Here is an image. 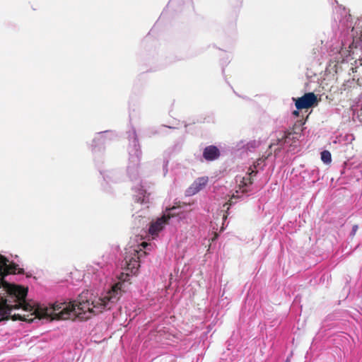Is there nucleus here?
<instances>
[{"mask_svg": "<svg viewBox=\"0 0 362 362\" xmlns=\"http://www.w3.org/2000/svg\"><path fill=\"white\" fill-rule=\"evenodd\" d=\"M358 225H354L352 227V230L351 232V235L354 236L358 230Z\"/></svg>", "mask_w": 362, "mask_h": 362, "instance_id": "11", "label": "nucleus"}, {"mask_svg": "<svg viewBox=\"0 0 362 362\" xmlns=\"http://www.w3.org/2000/svg\"><path fill=\"white\" fill-rule=\"evenodd\" d=\"M291 134V132H284L281 136L278 137L274 142H272L269 145V148H272V147L274 145H280L282 146L284 144L287 142V139L289 138L290 135Z\"/></svg>", "mask_w": 362, "mask_h": 362, "instance_id": "8", "label": "nucleus"}, {"mask_svg": "<svg viewBox=\"0 0 362 362\" xmlns=\"http://www.w3.org/2000/svg\"><path fill=\"white\" fill-rule=\"evenodd\" d=\"M122 284L117 283L112 286L104 296L96 298L88 291H83L74 303L56 302L50 308H35L30 305V309L25 311L33 312L39 319L50 317L52 320H87L92 315L111 310L122 295Z\"/></svg>", "mask_w": 362, "mask_h": 362, "instance_id": "1", "label": "nucleus"}, {"mask_svg": "<svg viewBox=\"0 0 362 362\" xmlns=\"http://www.w3.org/2000/svg\"><path fill=\"white\" fill-rule=\"evenodd\" d=\"M252 183H253V181L250 177H243V180L240 182V186L245 187V186L252 185Z\"/></svg>", "mask_w": 362, "mask_h": 362, "instance_id": "10", "label": "nucleus"}, {"mask_svg": "<svg viewBox=\"0 0 362 362\" xmlns=\"http://www.w3.org/2000/svg\"><path fill=\"white\" fill-rule=\"evenodd\" d=\"M321 160L326 164H329L332 161V156L329 151L325 150L321 152Z\"/></svg>", "mask_w": 362, "mask_h": 362, "instance_id": "9", "label": "nucleus"}, {"mask_svg": "<svg viewBox=\"0 0 362 362\" xmlns=\"http://www.w3.org/2000/svg\"><path fill=\"white\" fill-rule=\"evenodd\" d=\"M147 245H148V244H147L146 242H143V243H141V245H142L144 247H145Z\"/></svg>", "mask_w": 362, "mask_h": 362, "instance_id": "14", "label": "nucleus"}, {"mask_svg": "<svg viewBox=\"0 0 362 362\" xmlns=\"http://www.w3.org/2000/svg\"><path fill=\"white\" fill-rule=\"evenodd\" d=\"M170 217L171 216L170 214H164L156 221H152L148 229L149 234L152 236L158 235V233L163 229L166 224H168Z\"/></svg>", "mask_w": 362, "mask_h": 362, "instance_id": "5", "label": "nucleus"}, {"mask_svg": "<svg viewBox=\"0 0 362 362\" xmlns=\"http://www.w3.org/2000/svg\"><path fill=\"white\" fill-rule=\"evenodd\" d=\"M220 156L218 148L215 146H209L204 149L203 157L206 160H214L217 159Z\"/></svg>", "mask_w": 362, "mask_h": 362, "instance_id": "6", "label": "nucleus"}, {"mask_svg": "<svg viewBox=\"0 0 362 362\" xmlns=\"http://www.w3.org/2000/svg\"><path fill=\"white\" fill-rule=\"evenodd\" d=\"M4 320H7L6 319H3V318L0 317V321Z\"/></svg>", "mask_w": 362, "mask_h": 362, "instance_id": "15", "label": "nucleus"}, {"mask_svg": "<svg viewBox=\"0 0 362 362\" xmlns=\"http://www.w3.org/2000/svg\"><path fill=\"white\" fill-rule=\"evenodd\" d=\"M317 102V96L313 93H307L296 100L295 105L298 110H302L310 108Z\"/></svg>", "mask_w": 362, "mask_h": 362, "instance_id": "3", "label": "nucleus"}, {"mask_svg": "<svg viewBox=\"0 0 362 362\" xmlns=\"http://www.w3.org/2000/svg\"><path fill=\"white\" fill-rule=\"evenodd\" d=\"M208 182L207 177H199L196 180L193 184L192 185L190 189L192 190L193 193L198 192L202 188H204Z\"/></svg>", "mask_w": 362, "mask_h": 362, "instance_id": "7", "label": "nucleus"}, {"mask_svg": "<svg viewBox=\"0 0 362 362\" xmlns=\"http://www.w3.org/2000/svg\"><path fill=\"white\" fill-rule=\"evenodd\" d=\"M250 170H251V172L249 173V175L251 176V175H256V174L257 173V170H254V169H251V168H250L249 169Z\"/></svg>", "mask_w": 362, "mask_h": 362, "instance_id": "12", "label": "nucleus"}, {"mask_svg": "<svg viewBox=\"0 0 362 362\" xmlns=\"http://www.w3.org/2000/svg\"><path fill=\"white\" fill-rule=\"evenodd\" d=\"M12 310V307L11 305L7 303V301H0V317L3 319L9 320L11 318L13 320H23L33 322L34 318L32 319H26L25 317H22L21 315H13L11 316V311Z\"/></svg>", "mask_w": 362, "mask_h": 362, "instance_id": "4", "label": "nucleus"}, {"mask_svg": "<svg viewBox=\"0 0 362 362\" xmlns=\"http://www.w3.org/2000/svg\"><path fill=\"white\" fill-rule=\"evenodd\" d=\"M142 254L146 255V252L141 250L133 249L124 257L127 269L129 270L131 273L136 274L137 272L140 267L139 259Z\"/></svg>", "mask_w": 362, "mask_h": 362, "instance_id": "2", "label": "nucleus"}, {"mask_svg": "<svg viewBox=\"0 0 362 362\" xmlns=\"http://www.w3.org/2000/svg\"><path fill=\"white\" fill-rule=\"evenodd\" d=\"M293 114L294 115H296V116H298V115H299V112H298V110H294V111L293 112Z\"/></svg>", "mask_w": 362, "mask_h": 362, "instance_id": "13", "label": "nucleus"}]
</instances>
